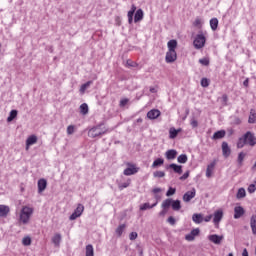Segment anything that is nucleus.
I'll list each match as a JSON object with an SVG mask.
<instances>
[{
	"mask_svg": "<svg viewBox=\"0 0 256 256\" xmlns=\"http://www.w3.org/2000/svg\"><path fill=\"white\" fill-rule=\"evenodd\" d=\"M250 227H251L253 235H256V215L251 216Z\"/></svg>",
	"mask_w": 256,
	"mask_h": 256,
	"instance_id": "5701e85b",
	"label": "nucleus"
},
{
	"mask_svg": "<svg viewBox=\"0 0 256 256\" xmlns=\"http://www.w3.org/2000/svg\"><path fill=\"white\" fill-rule=\"evenodd\" d=\"M91 83H93L92 81H88L85 84H83L80 87V93H85V91H87V89H89V87L91 86Z\"/></svg>",
	"mask_w": 256,
	"mask_h": 256,
	"instance_id": "58836bf2",
	"label": "nucleus"
},
{
	"mask_svg": "<svg viewBox=\"0 0 256 256\" xmlns=\"http://www.w3.org/2000/svg\"><path fill=\"white\" fill-rule=\"evenodd\" d=\"M181 130H177V129H175V128H170V130H169V137L171 138V139H175V137H177V135H179V132H180Z\"/></svg>",
	"mask_w": 256,
	"mask_h": 256,
	"instance_id": "c9c22d12",
	"label": "nucleus"
},
{
	"mask_svg": "<svg viewBox=\"0 0 256 256\" xmlns=\"http://www.w3.org/2000/svg\"><path fill=\"white\" fill-rule=\"evenodd\" d=\"M83 211H85V206H83V204H78L77 208L69 217L70 221H75V219H78V217H81V215H83Z\"/></svg>",
	"mask_w": 256,
	"mask_h": 256,
	"instance_id": "423d86ee",
	"label": "nucleus"
},
{
	"mask_svg": "<svg viewBox=\"0 0 256 256\" xmlns=\"http://www.w3.org/2000/svg\"><path fill=\"white\" fill-rule=\"evenodd\" d=\"M163 163H165V160L163 158H158L154 160V162L152 163V169H157V167H161Z\"/></svg>",
	"mask_w": 256,
	"mask_h": 256,
	"instance_id": "c756f323",
	"label": "nucleus"
},
{
	"mask_svg": "<svg viewBox=\"0 0 256 256\" xmlns=\"http://www.w3.org/2000/svg\"><path fill=\"white\" fill-rule=\"evenodd\" d=\"M215 165H217L216 161L211 162L206 169V177L209 179L211 175H213V170L215 169Z\"/></svg>",
	"mask_w": 256,
	"mask_h": 256,
	"instance_id": "2eb2a0df",
	"label": "nucleus"
},
{
	"mask_svg": "<svg viewBox=\"0 0 256 256\" xmlns=\"http://www.w3.org/2000/svg\"><path fill=\"white\" fill-rule=\"evenodd\" d=\"M210 27L212 31H217V27H219V20L217 18H212L210 20Z\"/></svg>",
	"mask_w": 256,
	"mask_h": 256,
	"instance_id": "7c9ffc66",
	"label": "nucleus"
},
{
	"mask_svg": "<svg viewBox=\"0 0 256 256\" xmlns=\"http://www.w3.org/2000/svg\"><path fill=\"white\" fill-rule=\"evenodd\" d=\"M35 143H37V136L31 135L26 140V149L29 150V147H31V145H35Z\"/></svg>",
	"mask_w": 256,
	"mask_h": 256,
	"instance_id": "a211bd4d",
	"label": "nucleus"
},
{
	"mask_svg": "<svg viewBox=\"0 0 256 256\" xmlns=\"http://www.w3.org/2000/svg\"><path fill=\"white\" fill-rule=\"evenodd\" d=\"M137 237H138L137 232H131L129 235L130 241H135V239H137Z\"/></svg>",
	"mask_w": 256,
	"mask_h": 256,
	"instance_id": "864d4df0",
	"label": "nucleus"
},
{
	"mask_svg": "<svg viewBox=\"0 0 256 256\" xmlns=\"http://www.w3.org/2000/svg\"><path fill=\"white\" fill-rule=\"evenodd\" d=\"M255 191H256V182L255 184H250L248 187V192L255 193Z\"/></svg>",
	"mask_w": 256,
	"mask_h": 256,
	"instance_id": "3c124183",
	"label": "nucleus"
},
{
	"mask_svg": "<svg viewBox=\"0 0 256 256\" xmlns=\"http://www.w3.org/2000/svg\"><path fill=\"white\" fill-rule=\"evenodd\" d=\"M223 239H224L223 235L219 236L217 234H211L208 236V241H210L211 243H214V245H221Z\"/></svg>",
	"mask_w": 256,
	"mask_h": 256,
	"instance_id": "6e6552de",
	"label": "nucleus"
},
{
	"mask_svg": "<svg viewBox=\"0 0 256 256\" xmlns=\"http://www.w3.org/2000/svg\"><path fill=\"white\" fill-rule=\"evenodd\" d=\"M172 203H173V199L168 198L162 202L161 207H162V209H169V207L172 205Z\"/></svg>",
	"mask_w": 256,
	"mask_h": 256,
	"instance_id": "473e14b6",
	"label": "nucleus"
},
{
	"mask_svg": "<svg viewBox=\"0 0 256 256\" xmlns=\"http://www.w3.org/2000/svg\"><path fill=\"white\" fill-rule=\"evenodd\" d=\"M221 219H223V210H217L216 212H214V225H219V223H221Z\"/></svg>",
	"mask_w": 256,
	"mask_h": 256,
	"instance_id": "f8f14e48",
	"label": "nucleus"
},
{
	"mask_svg": "<svg viewBox=\"0 0 256 256\" xmlns=\"http://www.w3.org/2000/svg\"><path fill=\"white\" fill-rule=\"evenodd\" d=\"M52 242L54 243V245H56V247H58L59 243H61V234H56L52 238Z\"/></svg>",
	"mask_w": 256,
	"mask_h": 256,
	"instance_id": "a19ab883",
	"label": "nucleus"
},
{
	"mask_svg": "<svg viewBox=\"0 0 256 256\" xmlns=\"http://www.w3.org/2000/svg\"><path fill=\"white\" fill-rule=\"evenodd\" d=\"M193 25L194 27H198L199 29H201L203 25V20L201 18H196Z\"/></svg>",
	"mask_w": 256,
	"mask_h": 256,
	"instance_id": "c03bdc74",
	"label": "nucleus"
},
{
	"mask_svg": "<svg viewBox=\"0 0 256 256\" xmlns=\"http://www.w3.org/2000/svg\"><path fill=\"white\" fill-rule=\"evenodd\" d=\"M17 113H18L17 110H11L7 118V122L11 123V121H13V119L17 117Z\"/></svg>",
	"mask_w": 256,
	"mask_h": 256,
	"instance_id": "e433bc0d",
	"label": "nucleus"
},
{
	"mask_svg": "<svg viewBox=\"0 0 256 256\" xmlns=\"http://www.w3.org/2000/svg\"><path fill=\"white\" fill-rule=\"evenodd\" d=\"M127 226L125 224H121L116 228V234L118 235V237H121V235H123V231H125V228Z\"/></svg>",
	"mask_w": 256,
	"mask_h": 256,
	"instance_id": "4c0bfd02",
	"label": "nucleus"
},
{
	"mask_svg": "<svg viewBox=\"0 0 256 256\" xmlns=\"http://www.w3.org/2000/svg\"><path fill=\"white\" fill-rule=\"evenodd\" d=\"M177 161H178V163L185 164V163H187L188 158H187L186 154H181L178 156Z\"/></svg>",
	"mask_w": 256,
	"mask_h": 256,
	"instance_id": "ea45409f",
	"label": "nucleus"
},
{
	"mask_svg": "<svg viewBox=\"0 0 256 256\" xmlns=\"http://www.w3.org/2000/svg\"><path fill=\"white\" fill-rule=\"evenodd\" d=\"M222 155L225 158L231 155V148H229V144L227 142H222Z\"/></svg>",
	"mask_w": 256,
	"mask_h": 256,
	"instance_id": "4468645a",
	"label": "nucleus"
},
{
	"mask_svg": "<svg viewBox=\"0 0 256 256\" xmlns=\"http://www.w3.org/2000/svg\"><path fill=\"white\" fill-rule=\"evenodd\" d=\"M211 219H213V215H208L205 218H203V221H205V223H209V221H211Z\"/></svg>",
	"mask_w": 256,
	"mask_h": 256,
	"instance_id": "bf43d9fd",
	"label": "nucleus"
},
{
	"mask_svg": "<svg viewBox=\"0 0 256 256\" xmlns=\"http://www.w3.org/2000/svg\"><path fill=\"white\" fill-rule=\"evenodd\" d=\"M245 215V209L242 206L234 208V219H241Z\"/></svg>",
	"mask_w": 256,
	"mask_h": 256,
	"instance_id": "9d476101",
	"label": "nucleus"
},
{
	"mask_svg": "<svg viewBox=\"0 0 256 256\" xmlns=\"http://www.w3.org/2000/svg\"><path fill=\"white\" fill-rule=\"evenodd\" d=\"M153 177L161 179V178L165 177V172H163V171H156V172L153 173Z\"/></svg>",
	"mask_w": 256,
	"mask_h": 256,
	"instance_id": "a18cd8bd",
	"label": "nucleus"
},
{
	"mask_svg": "<svg viewBox=\"0 0 256 256\" xmlns=\"http://www.w3.org/2000/svg\"><path fill=\"white\" fill-rule=\"evenodd\" d=\"M157 92V88L155 87H150V93H156Z\"/></svg>",
	"mask_w": 256,
	"mask_h": 256,
	"instance_id": "774afa93",
	"label": "nucleus"
},
{
	"mask_svg": "<svg viewBox=\"0 0 256 256\" xmlns=\"http://www.w3.org/2000/svg\"><path fill=\"white\" fill-rule=\"evenodd\" d=\"M10 208L7 205H0V217H7L9 215Z\"/></svg>",
	"mask_w": 256,
	"mask_h": 256,
	"instance_id": "412c9836",
	"label": "nucleus"
},
{
	"mask_svg": "<svg viewBox=\"0 0 256 256\" xmlns=\"http://www.w3.org/2000/svg\"><path fill=\"white\" fill-rule=\"evenodd\" d=\"M192 221H194L197 225L201 224L203 221V214H193Z\"/></svg>",
	"mask_w": 256,
	"mask_h": 256,
	"instance_id": "cd10ccee",
	"label": "nucleus"
},
{
	"mask_svg": "<svg viewBox=\"0 0 256 256\" xmlns=\"http://www.w3.org/2000/svg\"><path fill=\"white\" fill-rule=\"evenodd\" d=\"M152 193H161V188H154Z\"/></svg>",
	"mask_w": 256,
	"mask_h": 256,
	"instance_id": "69168bd1",
	"label": "nucleus"
},
{
	"mask_svg": "<svg viewBox=\"0 0 256 256\" xmlns=\"http://www.w3.org/2000/svg\"><path fill=\"white\" fill-rule=\"evenodd\" d=\"M165 157L168 159V161H173V159L177 157V150L171 149L166 151Z\"/></svg>",
	"mask_w": 256,
	"mask_h": 256,
	"instance_id": "dca6fc26",
	"label": "nucleus"
},
{
	"mask_svg": "<svg viewBox=\"0 0 256 256\" xmlns=\"http://www.w3.org/2000/svg\"><path fill=\"white\" fill-rule=\"evenodd\" d=\"M227 101H229V98L227 97V94H224V95L222 96V102H223V104H224V105H227Z\"/></svg>",
	"mask_w": 256,
	"mask_h": 256,
	"instance_id": "13d9d810",
	"label": "nucleus"
},
{
	"mask_svg": "<svg viewBox=\"0 0 256 256\" xmlns=\"http://www.w3.org/2000/svg\"><path fill=\"white\" fill-rule=\"evenodd\" d=\"M129 103V99L124 98L120 101V107H125Z\"/></svg>",
	"mask_w": 256,
	"mask_h": 256,
	"instance_id": "5fc2aeb1",
	"label": "nucleus"
},
{
	"mask_svg": "<svg viewBox=\"0 0 256 256\" xmlns=\"http://www.w3.org/2000/svg\"><path fill=\"white\" fill-rule=\"evenodd\" d=\"M171 207L173 211H179L181 209V201L180 200H172Z\"/></svg>",
	"mask_w": 256,
	"mask_h": 256,
	"instance_id": "2f4dec72",
	"label": "nucleus"
},
{
	"mask_svg": "<svg viewBox=\"0 0 256 256\" xmlns=\"http://www.w3.org/2000/svg\"><path fill=\"white\" fill-rule=\"evenodd\" d=\"M199 63L201 65H204V67H207L209 65V60H208V58H201V59H199Z\"/></svg>",
	"mask_w": 256,
	"mask_h": 256,
	"instance_id": "8fccbe9b",
	"label": "nucleus"
},
{
	"mask_svg": "<svg viewBox=\"0 0 256 256\" xmlns=\"http://www.w3.org/2000/svg\"><path fill=\"white\" fill-rule=\"evenodd\" d=\"M247 196V192L245 191V188H239L236 194L237 199H245Z\"/></svg>",
	"mask_w": 256,
	"mask_h": 256,
	"instance_id": "bb28decb",
	"label": "nucleus"
},
{
	"mask_svg": "<svg viewBox=\"0 0 256 256\" xmlns=\"http://www.w3.org/2000/svg\"><path fill=\"white\" fill-rule=\"evenodd\" d=\"M248 123H250V124L256 123V111H255V109H251L250 110V115H249V118H248Z\"/></svg>",
	"mask_w": 256,
	"mask_h": 256,
	"instance_id": "a878e982",
	"label": "nucleus"
},
{
	"mask_svg": "<svg viewBox=\"0 0 256 256\" xmlns=\"http://www.w3.org/2000/svg\"><path fill=\"white\" fill-rule=\"evenodd\" d=\"M135 15V12H131V10L128 11L127 17L131 18Z\"/></svg>",
	"mask_w": 256,
	"mask_h": 256,
	"instance_id": "0e129e2a",
	"label": "nucleus"
},
{
	"mask_svg": "<svg viewBox=\"0 0 256 256\" xmlns=\"http://www.w3.org/2000/svg\"><path fill=\"white\" fill-rule=\"evenodd\" d=\"M137 11V6L135 4H132L130 12L135 13Z\"/></svg>",
	"mask_w": 256,
	"mask_h": 256,
	"instance_id": "680f3d73",
	"label": "nucleus"
},
{
	"mask_svg": "<svg viewBox=\"0 0 256 256\" xmlns=\"http://www.w3.org/2000/svg\"><path fill=\"white\" fill-rule=\"evenodd\" d=\"M86 256H95V250L93 249V245L88 244L86 246Z\"/></svg>",
	"mask_w": 256,
	"mask_h": 256,
	"instance_id": "f704fd0d",
	"label": "nucleus"
},
{
	"mask_svg": "<svg viewBox=\"0 0 256 256\" xmlns=\"http://www.w3.org/2000/svg\"><path fill=\"white\" fill-rule=\"evenodd\" d=\"M206 41L207 39L205 38L203 32H199L193 41V45L195 49H203L205 47Z\"/></svg>",
	"mask_w": 256,
	"mask_h": 256,
	"instance_id": "20e7f679",
	"label": "nucleus"
},
{
	"mask_svg": "<svg viewBox=\"0 0 256 256\" xmlns=\"http://www.w3.org/2000/svg\"><path fill=\"white\" fill-rule=\"evenodd\" d=\"M245 157H247L245 152H240L238 154L237 163L239 167H243V161H245Z\"/></svg>",
	"mask_w": 256,
	"mask_h": 256,
	"instance_id": "b1692460",
	"label": "nucleus"
},
{
	"mask_svg": "<svg viewBox=\"0 0 256 256\" xmlns=\"http://www.w3.org/2000/svg\"><path fill=\"white\" fill-rule=\"evenodd\" d=\"M177 189L170 187L166 192V197H171L174 193H176Z\"/></svg>",
	"mask_w": 256,
	"mask_h": 256,
	"instance_id": "49530a36",
	"label": "nucleus"
},
{
	"mask_svg": "<svg viewBox=\"0 0 256 256\" xmlns=\"http://www.w3.org/2000/svg\"><path fill=\"white\" fill-rule=\"evenodd\" d=\"M168 51H175L177 49V40H170L167 43Z\"/></svg>",
	"mask_w": 256,
	"mask_h": 256,
	"instance_id": "c85d7f7f",
	"label": "nucleus"
},
{
	"mask_svg": "<svg viewBox=\"0 0 256 256\" xmlns=\"http://www.w3.org/2000/svg\"><path fill=\"white\" fill-rule=\"evenodd\" d=\"M165 215H167V209H163V210L159 213V216H160V217H165Z\"/></svg>",
	"mask_w": 256,
	"mask_h": 256,
	"instance_id": "052dcab7",
	"label": "nucleus"
},
{
	"mask_svg": "<svg viewBox=\"0 0 256 256\" xmlns=\"http://www.w3.org/2000/svg\"><path fill=\"white\" fill-rule=\"evenodd\" d=\"M80 113L81 115H87V113H89V106L87 105V103H83L80 105Z\"/></svg>",
	"mask_w": 256,
	"mask_h": 256,
	"instance_id": "72a5a7b5",
	"label": "nucleus"
},
{
	"mask_svg": "<svg viewBox=\"0 0 256 256\" xmlns=\"http://www.w3.org/2000/svg\"><path fill=\"white\" fill-rule=\"evenodd\" d=\"M75 133V126L74 125H69L67 127V134L68 135H73Z\"/></svg>",
	"mask_w": 256,
	"mask_h": 256,
	"instance_id": "de8ad7c7",
	"label": "nucleus"
},
{
	"mask_svg": "<svg viewBox=\"0 0 256 256\" xmlns=\"http://www.w3.org/2000/svg\"><path fill=\"white\" fill-rule=\"evenodd\" d=\"M160 115H161V111H159L158 109H152L147 113L148 119H151V120L157 119L158 117H160Z\"/></svg>",
	"mask_w": 256,
	"mask_h": 256,
	"instance_id": "ddd939ff",
	"label": "nucleus"
},
{
	"mask_svg": "<svg viewBox=\"0 0 256 256\" xmlns=\"http://www.w3.org/2000/svg\"><path fill=\"white\" fill-rule=\"evenodd\" d=\"M200 230L199 228L193 229L189 234L185 236L186 241H195L197 235H199Z\"/></svg>",
	"mask_w": 256,
	"mask_h": 256,
	"instance_id": "9b49d317",
	"label": "nucleus"
},
{
	"mask_svg": "<svg viewBox=\"0 0 256 256\" xmlns=\"http://www.w3.org/2000/svg\"><path fill=\"white\" fill-rule=\"evenodd\" d=\"M225 135H226L225 130H219L213 134L212 139L217 141V139H223V137H225Z\"/></svg>",
	"mask_w": 256,
	"mask_h": 256,
	"instance_id": "4be33fe9",
	"label": "nucleus"
},
{
	"mask_svg": "<svg viewBox=\"0 0 256 256\" xmlns=\"http://www.w3.org/2000/svg\"><path fill=\"white\" fill-rule=\"evenodd\" d=\"M185 179H189V171H187L180 177V181H185Z\"/></svg>",
	"mask_w": 256,
	"mask_h": 256,
	"instance_id": "4d7b16f0",
	"label": "nucleus"
},
{
	"mask_svg": "<svg viewBox=\"0 0 256 256\" xmlns=\"http://www.w3.org/2000/svg\"><path fill=\"white\" fill-rule=\"evenodd\" d=\"M209 85V79L207 78H202L201 79V86L202 87H207Z\"/></svg>",
	"mask_w": 256,
	"mask_h": 256,
	"instance_id": "603ef678",
	"label": "nucleus"
},
{
	"mask_svg": "<svg viewBox=\"0 0 256 256\" xmlns=\"http://www.w3.org/2000/svg\"><path fill=\"white\" fill-rule=\"evenodd\" d=\"M131 185V180H128L122 184H118V188L120 191H123V189H127Z\"/></svg>",
	"mask_w": 256,
	"mask_h": 256,
	"instance_id": "79ce46f5",
	"label": "nucleus"
},
{
	"mask_svg": "<svg viewBox=\"0 0 256 256\" xmlns=\"http://www.w3.org/2000/svg\"><path fill=\"white\" fill-rule=\"evenodd\" d=\"M108 129L103 126V124H100L96 127L91 128L88 131V137H91L92 139H95V137H100V135H105L107 133Z\"/></svg>",
	"mask_w": 256,
	"mask_h": 256,
	"instance_id": "7ed1b4c3",
	"label": "nucleus"
},
{
	"mask_svg": "<svg viewBox=\"0 0 256 256\" xmlns=\"http://www.w3.org/2000/svg\"><path fill=\"white\" fill-rule=\"evenodd\" d=\"M167 222L170 224V225H175L176 223V220L173 216H170L168 219H167Z\"/></svg>",
	"mask_w": 256,
	"mask_h": 256,
	"instance_id": "6e6d98bb",
	"label": "nucleus"
},
{
	"mask_svg": "<svg viewBox=\"0 0 256 256\" xmlns=\"http://www.w3.org/2000/svg\"><path fill=\"white\" fill-rule=\"evenodd\" d=\"M22 245H24V247H29V245H31V237L26 236L22 239Z\"/></svg>",
	"mask_w": 256,
	"mask_h": 256,
	"instance_id": "37998d69",
	"label": "nucleus"
},
{
	"mask_svg": "<svg viewBox=\"0 0 256 256\" xmlns=\"http://www.w3.org/2000/svg\"><path fill=\"white\" fill-rule=\"evenodd\" d=\"M165 61L166 63H175L177 61V52L175 50H168Z\"/></svg>",
	"mask_w": 256,
	"mask_h": 256,
	"instance_id": "0eeeda50",
	"label": "nucleus"
},
{
	"mask_svg": "<svg viewBox=\"0 0 256 256\" xmlns=\"http://www.w3.org/2000/svg\"><path fill=\"white\" fill-rule=\"evenodd\" d=\"M242 256H249V252L247 251V248H244L242 252Z\"/></svg>",
	"mask_w": 256,
	"mask_h": 256,
	"instance_id": "e2e57ef3",
	"label": "nucleus"
},
{
	"mask_svg": "<svg viewBox=\"0 0 256 256\" xmlns=\"http://www.w3.org/2000/svg\"><path fill=\"white\" fill-rule=\"evenodd\" d=\"M157 201L154 204L144 203L140 205V211H147V209H153V207H157Z\"/></svg>",
	"mask_w": 256,
	"mask_h": 256,
	"instance_id": "393cba45",
	"label": "nucleus"
},
{
	"mask_svg": "<svg viewBox=\"0 0 256 256\" xmlns=\"http://www.w3.org/2000/svg\"><path fill=\"white\" fill-rule=\"evenodd\" d=\"M126 165H127V168L123 172V174L126 175V177L139 173V167H137V165L129 162Z\"/></svg>",
	"mask_w": 256,
	"mask_h": 256,
	"instance_id": "39448f33",
	"label": "nucleus"
},
{
	"mask_svg": "<svg viewBox=\"0 0 256 256\" xmlns=\"http://www.w3.org/2000/svg\"><path fill=\"white\" fill-rule=\"evenodd\" d=\"M197 194V191L195 190V188H192V190L187 191L184 195H183V201L185 203H189V201H191V199H195V195Z\"/></svg>",
	"mask_w": 256,
	"mask_h": 256,
	"instance_id": "1a4fd4ad",
	"label": "nucleus"
},
{
	"mask_svg": "<svg viewBox=\"0 0 256 256\" xmlns=\"http://www.w3.org/2000/svg\"><path fill=\"white\" fill-rule=\"evenodd\" d=\"M190 125L193 129L199 127V122H197V120L195 118H192L190 121Z\"/></svg>",
	"mask_w": 256,
	"mask_h": 256,
	"instance_id": "09e8293b",
	"label": "nucleus"
},
{
	"mask_svg": "<svg viewBox=\"0 0 256 256\" xmlns=\"http://www.w3.org/2000/svg\"><path fill=\"white\" fill-rule=\"evenodd\" d=\"M33 207L30 206H22L19 214V223L20 225H28V223L31 221V217H33L34 213Z\"/></svg>",
	"mask_w": 256,
	"mask_h": 256,
	"instance_id": "f03ea898",
	"label": "nucleus"
},
{
	"mask_svg": "<svg viewBox=\"0 0 256 256\" xmlns=\"http://www.w3.org/2000/svg\"><path fill=\"white\" fill-rule=\"evenodd\" d=\"M244 87H249V78L243 82Z\"/></svg>",
	"mask_w": 256,
	"mask_h": 256,
	"instance_id": "338daca9",
	"label": "nucleus"
},
{
	"mask_svg": "<svg viewBox=\"0 0 256 256\" xmlns=\"http://www.w3.org/2000/svg\"><path fill=\"white\" fill-rule=\"evenodd\" d=\"M168 167H169V169H173L174 173H178V175H181V173H183V166H181V165L172 163Z\"/></svg>",
	"mask_w": 256,
	"mask_h": 256,
	"instance_id": "6ab92c4d",
	"label": "nucleus"
},
{
	"mask_svg": "<svg viewBox=\"0 0 256 256\" xmlns=\"http://www.w3.org/2000/svg\"><path fill=\"white\" fill-rule=\"evenodd\" d=\"M143 10L138 9L134 15V23H139V21H143Z\"/></svg>",
	"mask_w": 256,
	"mask_h": 256,
	"instance_id": "aec40b11",
	"label": "nucleus"
},
{
	"mask_svg": "<svg viewBox=\"0 0 256 256\" xmlns=\"http://www.w3.org/2000/svg\"><path fill=\"white\" fill-rule=\"evenodd\" d=\"M45 189H47V180L42 178L38 180V193H43Z\"/></svg>",
	"mask_w": 256,
	"mask_h": 256,
	"instance_id": "f3484780",
	"label": "nucleus"
},
{
	"mask_svg": "<svg viewBox=\"0 0 256 256\" xmlns=\"http://www.w3.org/2000/svg\"><path fill=\"white\" fill-rule=\"evenodd\" d=\"M245 145H249L250 147L256 146L255 133L248 131L243 135V137L239 138L237 142V148L243 149Z\"/></svg>",
	"mask_w": 256,
	"mask_h": 256,
	"instance_id": "f257e3e1",
	"label": "nucleus"
}]
</instances>
